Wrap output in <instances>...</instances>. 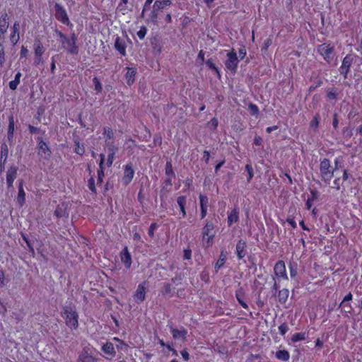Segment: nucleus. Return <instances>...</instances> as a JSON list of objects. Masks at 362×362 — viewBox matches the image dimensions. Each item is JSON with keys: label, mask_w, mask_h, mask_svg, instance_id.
<instances>
[{"label": "nucleus", "mask_w": 362, "mask_h": 362, "mask_svg": "<svg viewBox=\"0 0 362 362\" xmlns=\"http://www.w3.org/2000/svg\"><path fill=\"white\" fill-rule=\"evenodd\" d=\"M8 156V148L6 143H3L1 146V157H0V168L1 171L4 169V165Z\"/></svg>", "instance_id": "18"}, {"label": "nucleus", "mask_w": 362, "mask_h": 362, "mask_svg": "<svg viewBox=\"0 0 362 362\" xmlns=\"http://www.w3.org/2000/svg\"><path fill=\"white\" fill-rule=\"evenodd\" d=\"M23 183L24 181L23 180H20L18 182V193L17 197V202L21 206H22L25 202V192L23 189Z\"/></svg>", "instance_id": "20"}, {"label": "nucleus", "mask_w": 362, "mask_h": 362, "mask_svg": "<svg viewBox=\"0 0 362 362\" xmlns=\"http://www.w3.org/2000/svg\"><path fill=\"white\" fill-rule=\"evenodd\" d=\"M333 184H334V187L337 189V190H339L340 188H341V185H340V177H337L334 179V182H333Z\"/></svg>", "instance_id": "63"}, {"label": "nucleus", "mask_w": 362, "mask_h": 362, "mask_svg": "<svg viewBox=\"0 0 362 362\" xmlns=\"http://www.w3.org/2000/svg\"><path fill=\"white\" fill-rule=\"evenodd\" d=\"M206 64L209 67V69H211L212 71H214L215 72V74H216L218 78H221V74L219 72V70H218V67L215 65V64L214 63V61L211 58L206 60Z\"/></svg>", "instance_id": "37"}, {"label": "nucleus", "mask_w": 362, "mask_h": 362, "mask_svg": "<svg viewBox=\"0 0 362 362\" xmlns=\"http://www.w3.org/2000/svg\"><path fill=\"white\" fill-rule=\"evenodd\" d=\"M245 170L247 173V182H250L251 180L254 177V171L252 165L249 163L245 165Z\"/></svg>", "instance_id": "45"}, {"label": "nucleus", "mask_w": 362, "mask_h": 362, "mask_svg": "<svg viewBox=\"0 0 362 362\" xmlns=\"http://www.w3.org/2000/svg\"><path fill=\"white\" fill-rule=\"evenodd\" d=\"M172 185V177H168V178L165 180L163 186V189L160 191V199L161 201L163 199L164 197H166L167 193L170 190L168 187Z\"/></svg>", "instance_id": "27"}, {"label": "nucleus", "mask_w": 362, "mask_h": 362, "mask_svg": "<svg viewBox=\"0 0 362 362\" xmlns=\"http://www.w3.org/2000/svg\"><path fill=\"white\" fill-rule=\"evenodd\" d=\"M115 48L117 50L121 55H126V43L124 40L119 37H117L115 42Z\"/></svg>", "instance_id": "23"}, {"label": "nucleus", "mask_w": 362, "mask_h": 362, "mask_svg": "<svg viewBox=\"0 0 362 362\" xmlns=\"http://www.w3.org/2000/svg\"><path fill=\"white\" fill-rule=\"evenodd\" d=\"M35 55L42 57L45 52V48L42 43L39 40H35L34 42Z\"/></svg>", "instance_id": "31"}, {"label": "nucleus", "mask_w": 362, "mask_h": 362, "mask_svg": "<svg viewBox=\"0 0 362 362\" xmlns=\"http://www.w3.org/2000/svg\"><path fill=\"white\" fill-rule=\"evenodd\" d=\"M75 149L74 152L80 156H82L85 153V148L83 146L80 145V142L78 140L74 141Z\"/></svg>", "instance_id": "43"}, {"label": "nucleus", "mask_w": 362, "mask_h": 362, "mask_svg": "<svg viewBox=\"0 0 362 362\" xmlns=\"http://www.w3.org/2000/svg\"><path fill=\"white\" fill-rule=\"evenodd\" d=\"M54 16L57 20L64 25H69L70 23L69 18L65 8L59 4H54Z\"/></svg>", "instance_id": "9"}, {"label": "nucleus", "mask_w": 362, "mask_h": 362, "mask_svg": "<svg viewBox=\"0 0 362 362\" xmlns=\"http://www.w3.org/2000/svg\"><path fill=\"white\" fill-rule=\"evenodd\" d=\"M62 317L65 320V323L69 327L76 329L78 327V315L74 306L71 305L63 306Z\"/></svg>", "instance_id": "1"}, {"label": "nucleus", "mask_w": 362, "mask_h": 362, "mask_svg": "<svg viewBox=\"0 0 362 362\" xmlns=\"http://www.w3.org/2000/svg\"><path fill=\"white\" fill-rule=\"evenodd\" d=\"M14 117L11 115L8 117V132H7V139L10 145L12 144L13 141V132H14Z\"/></svg>", "instance_id": "19"}, {"label": "nucleus", "mask_w": 362, "mask_h": 362, "mask_svg": "<svg viewBox=\"0 0 362 362\" xmlns=\"http://www.w3.org/2000/svg\"><path fill=\"white\" fill-rule=\"evenodd\" d=\"M97 359L93 356L90 347L85 346L78 355L76 362H96Z\"/></svg>", "instance_id": "12"}, {"label": "nucleus", "mask_w": 362, "mask_h": 362, "mask_svg": "<svg viewBox=\"0 0 362 362\" xmlns=\"http://www.w3.org/2000/svg\"><path fill=\"white\" fill-rule=\"evenodd\" d=\"M248 110L252 115L257 116L259 113L258 107L254 103H249Z\"/></svg>", "instance_id": "46"}, {"label": "nucleus", "mask_w": 362, "mask_h": 362, "mask_svg": "<svg viewBox=\"0 0 362 362\" xmlns=\"http://www.w3.org/2000/svg\"><path fill=\"white\" fill-rule=\"evenodd\" d=\"M102 350L104 353L107 354L110 357H106L107 359H111L115 356V351L112 343L106 342L103 346Z\"/></svg>", "instance_id": "25"}, {"label": "nucleus", "mask_w": 362, "mask_h": 362, "mask_svg": "<svg viewBox=\"0 0 362 362\" xmlns=\"http://www.w3.org/2000/svg\"><path fill=\"white\" fill-rule=\"evenodd\" d=\"M337 96V92L335 88H332L329 90L327 93V97L329 100H335Z\"/></svg>", "instance_id": "49"}, {"label": "nucleus", "mask_w": 362, "mask_h": 362, "mask_svg": "<svg viewBox=\"0 0 362 362\" xmlns=\"http://www.w3.org/2000/svg\"><path fill=\"white\" fill-rule=\"evenodd\" d=\"M9 17L8 13L4 11L0 16V33L7 32V29L9 26Z\"/></svg>", "instance_id": "24"}, {"label": "nucleus", "mask_w": 362, "mask_h": 362, "mask_svg": "<svg viewBox=\"0 0 362 362\" xmlns=\"http://www.w3.org/2000/svg\"><path fill=\"white\" fill-rule=\"evenodd\" d=\"M186 202H187V198L185 196H180L177 199V202L180 206V211L182 212L183 217H185V216H186V211H185Z\"/></svg>", "instance_id": "32"}, {"label": "nucleus", "mask_w": 362, "mask_h": 362, "mask_svg": "<svg viewBox=\"0 0 362 362\" xmlns=\"http://www.w3.org/2000/svg\"><path fill=\"white\" fill-rule=\"evenodd\" d=\"M276 357L281 361H287L289 360L290 355L286 350H279L276 352Z\"/></svg>", "instance_id": "35"}, {"label": "nucleus", "mask_w": 362, "mask_h": 362, "mask_svg": "<svg viewBox=\"0 0 362 362\" xmlns=\"http://www.w3.org/2000/svg\"><path fill=\"white\" fill-rule=\"evenodd\" d=\"M274 274L277 277H281L283 279H287L288 276L286 272V266L285 263L282 260L278 261L274 268Z\"/></svg>", "instance_id": "16"}, {"label": "nucleus", "mask_w": 362, "mask_h": 362, "mask_svg": "<svg viewBox=\"0 0 362 362\" xmlns=\"http://www.w3.org/2000/svg\"><path fill=\"white\" fill-rule=\"evenodd\" d=\"M116 150H117V148H115L114 146H112L109 148L110 152L107 156V167H110L112 165Z\"/></svg>", "instance_id": "36"}, {"label": "nucleus", "mask_w": 362, "mask_h": 362, "mask_svg": "<svg viewBox=\"0 0 362 362\" xmlns=\"http://www.w3.org/2000/svg\"><path fill=\"white\" fill-rule=\"evenodd\" d=\"M172 4L171 0H156L153 6V10L149 14L150 21L153 23H157L158 12L162 11L165 6Z\"/></svg>", "instance_id": "5"}, {"label": "nucleus", "mask_w": 362, "mask_h": 362, "mask_svg": "<svg viewBox=\"0 0 362 362\" xmlns=\"http://www.w3.org/2000/svg\"><path fill=\"white\" fill-rule=\"evenodd\" d=\"M168 326L175 340H179L182 342L187 341L188 332L184 327L181 326L180 328H177L174 327L173 324H169Z\"/></svg>", "instance_id": "7"}, {"label": "nucleus", "mask_w": 362, "mask_h": 362, "mask_svg": "<svg viewBox=\"0 0 362 362\" xmlns=\"http://www.w3.org/2000/svg\"><path fill=\"white\" fill-rule=\"evenodd\" d=\"M334 166L332 168H333L334 172H336L337 170H338L339 169L343 168H344L343 157H341V156L337 157L334 159Z\"/></svg>", "instance_id": "40"}, {"label": "nucleus", "mask_w": 362, "mask_h": 362, "mask_svg": "<svg viewBox=\"0 0 362 362\" xmlns=\"http://www.w3.org/2000/svg\"><path fill=\"white\" fill-rule=\"evenodd\" d=\"M351 300H352V294H351V293L349 292L346 296H345V297L344 298L343 300L339 304V308H341L342 304H344V303L349 302V301H350Z\"/></svg>", "instance_id": "58"}, {"label": "nucleus", "mask_w": 362, "mask_h": 362, "mask_svg": "<svg viewBox=\"0 0 362 362\" xmlns=\"http://www.w3.org/2000/svg\"><path fill=\"white\" fill-rule=\"evenodd\" d=\"M56 33L60 38L62 46L67 52L71 54H77L78 53V47L76 45L77 35L73 33L70 38L67 37L61 31L56 30Z\"/></svg>", "instance_id": "2"}, {"label": "nucleus", "mask_w": 362, "mask_h": 362, "mask_svg": "<svg viewBox=\"0 0 362 362\" xmlns=\"http://www.w3.org/2000/svg\"><path fill=\"white\" fill-rule=\"evenodd\" d=\"M18 168L14 165H12L9 167L6 172V184L8 188L13 187V184L14 180L17 177V172Z\"/></svg>", "instance_id": "14"}, {"label": "nucleus", "mask_w": 362, "mask_h": 362, "mask_svg": "<svg viewBox=\"0 0 362 362\" xmlns=\"http://www.w3.org/2000/svg\"><path fill=\"white\" fill-rule=\"evenodd\" d=\"M279 332H280V334L281 335H284L287 332V331L288 330V325L286 322L282 323L279 327Z\"/></svg>", "instance_id": "51"}, {"label": "nucleus", "mask_w": 362, "mask_h": 362, "mask_svg": "<svg viewBox=\"0 0 362 362\" xmlns=\"http://www.w3.org/2000/svg\"><path fill=\"white\" fill-rule=\"evenodd\" d=\"M319 168L322 181L329 184L334 173V171L331 166L330 160L326 158L321 160Z\"/></svg>", "instance_id": "3"}, {"label": "nucleus", "mask_w": 362, "mask_h": 362, "mask_svg": "<svg viewBox=\"0 0 362 362\" xmlns=\"http://www.w3.org/2000/svg\"><path fill=\"white\" fill-rule=\"evenodd\" d=\"M145 284L146 281L139 284L135 293L134 294V300L138 304L142 303L146 298V289Z\"/></svg>", "instance_id": "13"}, {"label": "nucleus", "mask_w": 362, "mask_h": 362, "mask_svg": "<svg viewBox=\"0 0 362 362\" xmlns=\"http://www.w3.org/2000/svg\"><path fill=\"white\" fill-rule=\"evenodd\" d=\"M5 51L2 42H0V66L5 62Z\"/></svg>", "instance_id": "48"}, {"label": "nucleus", "mask_w": 362, "mask_h": 362, "mask_svg": "<svg viewBox=\"0 0 362 362\" xmlns=\"http://www.w3.org/2000/svg\"><path fill=\"white\" fill-rule=\"evenodd\" d=\"M157 227V224L156 223H153L151 224L149 228H148V234L150 237H153V235H154V230L156 229V228Z\"/></svg>", "instance_id": "57"}, {"label": "nucleus", "mask_w": 362, "mask_h": 362, "mask_svg": "<svg viewBox=\"0 0 362 362\" xmlns=\"http://www.w3.org/2000/svg\"><path fill=\"white\" fill-rule=\"evenodd\" d=\"M226 255L224 253L223 251H221L219 258L215 264V269L216 272L223 266L226 261Z\"/></svg>", "instance_id": "34"}, {"label": "nucleus", "mask_w": 362, "mask_h": 362, "mask_svg": "<svg viewBox=\"0 0 362 362\" xmlns=\"http://www.w3.org/2000/svg\"><path fill=\"white\" fill-rule=\"evenodd\" d=\"M121 260L127 268H130L132 264V257L127 247H124L121 252Z\"/></svg>", "instance_id": "21"}, {"label": "nucleus", "mask_w": 362, "mask_h": 362, "mask_svg": "<svg viewBox=\"0 0 362 362\" xmlns=\"http://www.w3.org/2000/svg\"><path fill=\"white\" fill-rule=\"evenodd\" d=\"M146 33H147L146 28L143 26L137 32V36L139 37V39L142 40L145 37Z\"/></svg>", "instance_id": "52"}, {"label": "nucleus", "mask_w": 362, "mask_h": 362, "mask_svg": "<svg viewBox=\"0 0 362 362\" xmlns=\"http://www.w3.org/2000/svg\"><path fill=\"white\" fill-rule=\"evenodd\" d=\"M165 171V175L168 177H175V173L173 171V165H172V164H171V163L170 161H168L166 163Z\"/></svg>", "instance_id": "41"}, {"label": "nucleus", "mask_w": 362, "mask_h": 362, "mask_svg": "<svg viewBox=\"0 0 362 362\" xmlns=\"http://www.w3.org/2000/svg\"><path fill=\"white\" fill-rule=\"evenodd\" d=\"M21 76H22L21 73L20 71H18V73H16L14 80L9 82L8 86H9V88L11 90H16L18 84L20 83Z\"/></svg>", "instance_id": "33"}, {"label": "nucleus", "mask_w": 362, "mask_h": 362, "mask_svg": "<svg viewBox=\"0 0 362 362\" xmlns=\"http://www.w3.org/2000/svg\"><path fill=\"white\" fill-rule=\"evenodd\" d=\"M183 259H190L192 257V250L189 248L185 249L183 251Z\"/></svg>", "instance_id": "56"}, {"label": "nucleus", "mask_w": 362, "mask_h": 362, "mask_svg": "<svg viewBox=\"0 0 362 362\" xmlns=\"http://www.w3.org/2000/svg\"><path fill=\"white\" fill-rule=\"evenodd\" d=\"M54 215L57 218H67L69 216V214L66 211V206L64 204H59L57 206L55 211H54Z\"/></svg>", "instance_id": "28"}, {"label": "nucleus", "mask_w": 362, "mask_h": 362, "mask_svg": "<svg viewBox=\"0 0 362 362\" xmlns=\"http://www.w3.org/2000/svg\"><path fill=\"white\" fill-rule=\"evenodd\" d=\"M144 195L143 194V188H141L139 193H138V197H137V199H138V201L141 203V204H143L144 202Z\"/></svg>", "instance_id": "62"}, {"label": "nucleus", "mask_w": 362, "mask_h": 362, "mask_svg": "<svg viewBox=\"0 0 362 362\" xmlns=\"http://www.w3.org/2000/svg\"><path fill=\"white\" fill-rule=\"evenodd\" d=\"M136 70L134 68H127V72L125 75L127 83L128 85H131L134 82Z\"/></svg>", "instance_id": "29"}, {"label": "nucleus", "mask_w": 362, "mask_h": 362, "mask_svg": "<svg viewBox=\"0 0 362 362\" xmlns=\"http://www.w3.org/2000/svg\"><path fill=\"white\" fill-rule=\"evenodd\" d=\"M238 221V213L233 210L228 216V226H231L233 223H236Z\"/></svg>", "instance_id": "39"}, {"label": "nucleus", "mask_w": 362, "mask_h": 362, "mask_svg": "<svg viewBox=\"0 0 362 362\" xmlns=\"http://www.w3.org/2000/svg\"><path fill=\"white\" fill-rule=\"evenodd\" d=\"M305 333H304V332L295 333L291 337V341L294 343L299 341L305 340Z\"/></svg>", "instance_id": "44"}, {"label": "nucleus", "mask_w": 362, "mask_h": 362, "mask_svg": "<svg viewBox=\"0 0 362 362\" xmlns=\"http://www.w3.org/2000/svg\"><path fill=\"white\" fill-rule=\"evenodd\" d=\"M134 175V170L132 163H128L124 167V176L122 182L125 185H129L132 180Z\"/></svg>", "instance_id": "15"}, {"label": "nucleus", "mask_w": 362, "mask_h": 362, "mask_svg": "<svg viewBox=\"0 0 362 362\" xmlns=\"http://www.w3.org/2000/svg\"><path fill=\"white\" fill-rule=\"evenodd\" d=\"M245 291L243 287H239L235 291V297L238 303L245 309L248 308L247 304L243 300Z\"/></svg>", "instance_id": "26"}, {"label": "nucleus", "mask_w": 362, "mask_h": 362, "mask_svg": "<svg viewBox=\"0 0 362 362\" xmlns=\"http://www.w3.org/2000/svg\"><path fill=\"white\" fill-rule=\"evenodd\" d=\"M88 189L94 194L96 193V188H95V180L93 177H91L89 180H88Z\"/></svg>", "instance_id": "50"}, {"label": "nucleus", "mask_w": 362, "mask_h": 362, "mask_svg": "<svg viewBox=\"0 0 362 362\" xmlns=\"http://www.w3.org/2000/svg\"><path fill=\"white\" fill-rule=\"evenodd\" d=\"M214 223L212 221L206 219V223L202 228L203 240H204L206 238V237H207L206 245H205L206 247H209L211 246V245H212L214 238L215 237V234L211 233V231L214 230Z\"/></svg>", "instance_id": "6"}, {"label": "nucleus", "mask_w": 362, "mask_h": 362, "mask_svg": "<svg viewBox=\"0 0 362 362\" xmlns=\"http://www.w3.org/2000/svg\"><path fill=\"white\" fill-rule=\"evenodd\" d=\"M104 134L108 139H112L114 135L113 132L110 128H104Z\"/></svg>", "instance_id": "61"}, {"label": "nucleus", "mask_w": 362, "mask_h": 362, "mask_svg": "<svg viewBox=\"0 0 362 362\" xmlns=\"http://www.w3.org/2000/svg\"><path fill=\"white\" fill-rule=\"evenodd\" d=\"M173 293L174 288L172 287L171 284L169 283H165L163 286V290L162 291V294L171 297L173 296Z\"/></svg>", "instance_id": "38"}, {"label": "nucleus", "mask_w": 362, "mask_h": 362, "mask_svg": "<svg viewBox=\"0 0 362 362\" xmlns=\"http://www.w3.org/2000/svg\"><path fill=\"white\" fill-rule=\"evenodd\" d=\"M38 156L45 160H48L52 154V151L47 144L45 142L41 137L37 139Z\"/></svg>", "instance_id": "10"}, {"label": "nucleus", "mask_w": 362, "mask_h": 362, "mask_svg": "<svg viewBox=\"0 0 362 362\" xmlns=\"http://www.w3.org/2000/svg\"><path fill=\"white\" fill-rule=\"evenodd\" d=\"M180 354L182 356V358H184L185 361H188L189 358V353L187 351L186 349H183L180 351Z\"/></svg>", "instance_id": "64"}, {"label": "nucleus", "mask_w": 362, "mask_h": 362, "mask_svg": "<svg viewBox=\"0 0 362 362\" xmlns=\"http://www.w3.org/2000/svg\"><path fill=\"white\" fill-rule=\"evenodd\" d=\"M317 52L318 53L323 57L324 60L330 63L334 55V47L327 43H322L317 46Z\"/></svg>", "instance_id": "4"}, {"label": "nucleus", "mask_w": 362, "mask_h": 362, "mask_svg": "<svg viewBox=\"0 0 362 362\" xmlns=\"http://www.w3.org/2000/svg\"><path fill=\"white\" fill-rule=\"evenodd\" d=\"M341 307L342 311L346 313H351L353 310L351 305L349 303H344V304H342Z\"/></svg>", "instance_id": "55"}, {"label": "nucleus", "mask_w": 362, "mask_h": 362, "mask_svg": "<svg viewBox=\"0 0 362 362\" xmlns=\"http://www.w3.org/2000/svg\"><path fill=\"white\" fill-rule=\"evenodd\" d=\"M318 124H319V115L317 114L313 118L312 121L310 122V125L311 127L317 128L318 127Z\"/></svg>", "instance_id": "54"}, {"label": "nucleus", "mask_w": 362, "mask_h": 362, "mask_svg": "<svg viewBox=\"0 0 362 362\" xmlns=\"http://www.w3.org/2000/svg\"><path fill=\"white\" fill-rule=\"evenodd\" d=\"M100 160L99 163V169L98 170V180H97V184L100 185L103 183V177L105 176L104 174V167L103 164L105 162V155L101 153L100 155Z\"/></svg>", "instance_id": "22"}, {"label": "nucleus", "mask_w": 362, "mask_h": 362, "mask_svg": "<svg viewBox=\"0 0 362 362\" xmlns=\"http://www.w3.org/2000/svg\"><path fill=\"white\" fill-rule=\"evenodd\" d=\"M20 39L19 33H11L10 36L11 42L15 45Z\"/></svg>", "instance_id": "53"}, {"label": "nucleus", "mask_w": 362, "mask_h": 362, "mask_svg": "<svg viewBox=\"0 0 362 362\" xmlns=\"http://www.w3.org/2000/svg\"><path fill=\"white\" fill-rule=\"evenodd\" d=\"M310 194L311 197L310 199H311L312 201L314 202L318 199L319 192L316 189H311Z\"/></svg>", "instance_id": "59"}, {"label": "nucleus", "mask_w": 362, "mask_h": 362, "mask_svg": "<svg viewBox=\"0 0 362 362\" xmlns=\"http://www.w3.org/2000/svg\"><path fill=\"white\" fill-rule=\"evenodd\" d=\"M28 128L29 132L30 134H38L40 132V129H38L31 124H29Z\"/></svg>", "instance_id": "60"}, {"label": "nucleus", "mask_w": 362, "mask_h": 362, "mask_svg": "<svg viewBox=\"0 0 362 362\" xmlns=\"http://www.w3.org/2000/svg\"><path fill=\"white\" fill-rule=\"evenodd\" d=\"M93 83L95 86V90H96L97 93H100L102 91L103 87H102V84L100 82L99 79L97 77H94L93 78Z\"/></svg>", "instance_id": "47"}, {"label": "nucleus", "mask_w": 362, "mask_h": 362, "mask_svg": "<svg viewBox=\"0 0 362 362\" xmlns=\"http://www.w3.org/2000/svg\"><path fill=\"white\" fill-rule=\"evenodd\" d=\"M238 62L239 60L237 57V53L235 49H232L231 52L227 54V59L225 62V66L228 70L233 73H235Z\"/></svg>", "instance_id": "8"}, {"label": "nucleus", "mask_w": 362, "mask_h": 362, "mask_svg": "<svg viewBox=\"0 0 362 362\" xmlns=\"http://www.w3.org/2000/svg\"><path fill=\"white\" fill-rule=\"evenodd\" d=\"M199 198L200 208L207 209L209 206V198L206 195L202 194H199Z\"/></svg>", "instance_id": "42"}, {"label": "nucleus", "mask_w": 362, "mask_h": 362, "mask_svg": "<svg viewBox=\"0 0 362 362\" xmlns=\"http://www.w3.org/2000/svg\"><path fill=\"white\" fill-rule=\"evenodd\" d=\"M288 295L289 291L287 288L279 290L277 295L279 302L281 304H284L288 300Z\"/></svg>", "instance_id": "30"}, {"label": "nucleus", "mask_w": 362, "mask_h": 362, "mask_svg": "<svg viewBox=\"0 0 362 362\" xmlns=\"http://www.w3.org/2000/svg\"><path fill=\"white\" fill-rule=\"evenodd\" d=\"M354 62V56L351 54H346L342 60L341 66L339 67V73L344 76V78H347L348 74L350 71V67Z\"/></svg>", "instance_id": "11"}, {"label": "nucleus", "mask_w": 362, "mask_h": 362, "mask_svg": "<svg viewBox=\"0 0 362 362\" xmlns=\"http://www.w3.org/2000/svg\"><path fill=\"white\" fill-rule=\"evenodd\" d=\"M246 247V242L243 240H240L236 244V254L238 259H242L245 257L247 254Z\"/></svg>", "instance_id": "17"}]
</instances>
